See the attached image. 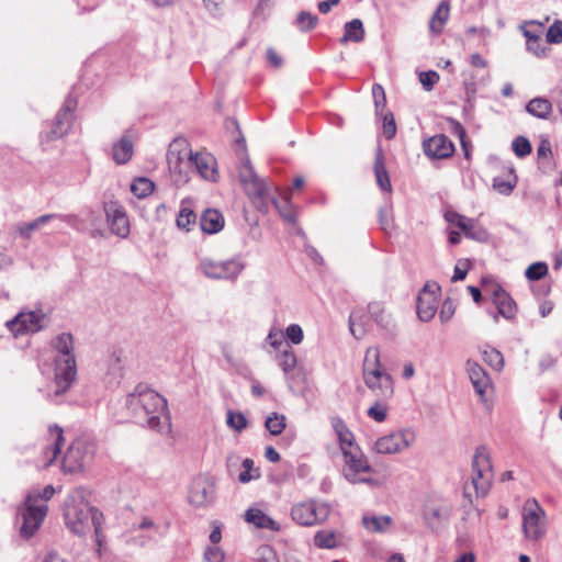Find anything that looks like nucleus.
<instances>
[{"mask_svg":"<svg viewBox=\"0 0 562 562\" xmlns=\"http://www.w3.org/2000/svg\"><path fill=\"white\" fill-rule=\"evenodd\" d=\"M456 311L454 304L450 299L443 301L441 310L439 312V318L442 323H447L451 319Z\"/></svg>","mask_w":562,"mask_h":562,"instance_id":"69168bd1","label":"nucleus"},{"mask_svg":"<svg viewBox=\"0 0 562 562\" xmlns=\"http://www.w3.org/2000/svg\"><path fill=\"white\" fill-rule=\"evenodd\" d=\"M44 314L42 311L20 312L15 317L8 321L5 326L14 337L20 335L37 333L43 328Z\"/></svg>","mask_w":562,"mask_h":562,"instance_id":"a211bd4d","label":"nucleus"},{"mask_svg":"<svg viewBox=\"0 0 562 562\" xmlns=\"http://www.w3.org/2000/svg\"><path fill=\"white\" fill-rule=\"evenodd\" d=\"M245 520L248 524H251L257 528L261 529L278 531L280 528L279 524L276 520H273L271 517H269L258 508H249L245 513Z\"/></svg>","mask_w":562,"mask_h":562,"instance_id":"c85d7f7f","label":"nucleus"},{"mask_svg":"<svg viewBox=\"0 0 562 562\" xmlns=\"http://www.w3.org/2000/svg\"><path fill=\"white\" fill-rule=\"evenodd\" d=\"M362 375L366 386L383 400L392 397L394 393L393 379L381 363L380 349L371 346L366 350Z\"/></svg>","mask_w":562,"mask_h":562,"instance_id":"39448f33","label":"nucleus"},{"mask_svg":"<svg viewBox=\"0 0 562 562\" xmlns=\"http://www.w3.org/2000/svg\"><path fill=\"white\" fill-rule=\"evenodd\" d=\"M372 95L374 100L376 116L382 115L386 105V97L383 87L379 83L372 86Z\"/></svg>","mask_w":562,"mask_h":562,"instance_id":"3c124183","label":"nucleus"},{"mask_svg":"<svg viewBox=\"0 0 562 562\" xmlns=\"http://www.w3.org/2000/svg\"><path fill=\"white\" fill-rule=\"evenodd\" d=\"M440 286L437 282H427L417 296V315L422 322H430L438 310Z\"/></svg>","mask_w":562,"mask_h":562,"instance_id":"f3484780","label":"nucleus"},{"mask_svg":"<svg viewBox=\"0 0 562 562\" xmlns=\"http://www.w3.org/2000/svg\"><path fill=\"white\" fill-rule=\"evenodd\" d=\"M342 476L351 484H368L378 487L381 482L372 476L373 468L360 448L344 451Z\"/></svg>","mask_w":562,"mask_h":562,"instance_id":"0eeeda50","label":"nucleus"},{"mask_svg":"<svg viewBox=\"0 0 562 562\" xmlns=\"http://www.w3.org/2000/svg\"><path fill=\"white\" fill-rule=\"evenodd\" d=\"M379 400L374 402V404L369 407L367 415L376 423H382L386 419L387 416V405L385 404V400L378 397Z\"/></svg>","mask_w":562,"mask_h":562,"instance_id":"49530a36","label":"nucleus"},{"mask_svg":"<svg viewBox=\"0 0 562 562\" xmlns=\"http://www.w3.org/2000/svg\"><path fill=\"white\" fill-rule=\"evenodd\" d=\"M527 44V50L533 54L537 57H543L547 52V46L542 41L541 36H538L536 40H532Z\"/></svg>","mask_w":562,"mask_h":562,"instance_id":"680f3d73","label":"nucleus"},{"mask_svg":"<svg viewBox=\"0 0 562 562\" xmlns=\"http://www.w3.org/2000/svg\"><path fill=\"white\" fill-rule=\"evenodd\" d=\"M134 145L130 135L124 134L112 147V158L117 165H124L131 160Z\"/></svg>","mask_w":562,"mask_h":562,"instance_id":"cd10ccee","label":"nucleus"},{"mask_svg":"<svg viewBox=\"0 0 562 562\" xmlns=\"http://www.w3.org/2000/svg\"><path fill=\"white\" fill-rule=\"evenodd\" d=\"M106 222L112 234L126 238L130 234V222L123 207L116 203L105 205Z\"/></svg>","mask_w":562,"mask_h":562,"instance_id":"4be33fe9","label":"nucleus"},{"mask_svg":"<svg viewBox=\"0 0 562 562\" xmlns=\"http://www.w3.org/2000/svg\"><path fill=\"white\" fill-rule=\"evenodd\" d=\"M546 512L536 499H528L522 509V531L528 540L538 541L546 535Z\"/></svg>","mask_w":562,"mask_h":562,"instance_id":"f8f14e48","label":"nucleus"},{"mask_svg":"<svg viewBox=\"0 0 562 562\" xmlns=\"http://www.w3.org/2000/svg\"><path fill=\"white\" fill-rule=\"evenodd\" d=\"M168 166L178 183L189 180V169H194L204 180L214 182L217 179L215 157L205 151L193 153L184 142L171 145L168 153Z\"/></svg>","mask_w":562,"mask_h":562,"instance_id":"20e7f679","label":"nucleus"},{"mask_svg":"<svg viewBox=\"0 0 562 562\" xmlns=\"http://www.w3.org/2000/svg\"><path fill=\"white\" fill-rule=\"evenodd\" d=\"M296 363V356L290 346H285L283 349L280 350L279 366L281 367L285 375H288L291 371L294 370Z\"/></svg>","mask_w":562,"mask_h":562,"instance_id":"ea45409f","label":"nucleus"},{"mask_svg":"<svg viewBox=\"0 0 562 562\" xmlns=\"http://www.w3.org/2000/svg\"><path fill=\"white\" fill-rule=\"evenodd\" d=\"M215 497L214 483L204 476L195 477L192 481L188 499L195 507H204L213 502Z\"/></svg>","mask_w":562,"mask_h":562,"instance_id":"6ab92c4d","label":"nucleus"},{"mask_svg":"<svg viewBox=\"0 0 562 562\" xmlns=\"http://www.w3.org/2000/svg\"><path fill=\"white\" fill-rule=\"evenodd\" d=\"M483 360L491 366L493 369L499 371L504 367V357L497 349L486 346L482 350Z\"/></svg>","mask_w":562,"mask_h":562,"instance_id":"79ce46f5","label":"nucleus"},{"mask_svg":"<svg viewBox=\"0 0 562 562\" xmlns=\"http://www.w3.org/2000/svg\"><path fill=\"white\" fill-rule=\"evenodd\" d=\"M267 339H268L269 344L271 345V347H273L274 350L280 351L284 347V344H283L284 334H282L281 331H279L274 328H272L269 331Z\"/></svg>","mask_w":562,"mask_h":562,"instance_id":"338daca9","label":"nucleus"},{"mask_svg":"<svg viewBox=\"0 0 562 562\" xmlns=\"http://www.w3.org/2000/svg\"><path fill=\"white\" fill-rule=\"evenodd\" d=\"M368 313L373 323L383 330H391L394 326L392 316L386 312L384 303L380 301L370 302L367 306Z\"/></svg>","mask_w":562,"mask_h":562,"instance_id":"bb28decb","label":"nucleus"},{"mask_svg":"<svg viewBox=\"0 0 562 562\" xmlns=\"http://www.w3.org/2000/svg\"><path fill=\"white\" fill-rule=\"evenodd\" d=\"M155 183L145 177L136 178L131 184V191L139 199H144L153 193Z\"/></svg>","mask_w":562,"mask_h":562,"instance_id":"e433bc0d","label":"nucleus"},{"mask_svg":"<svg viewBox=\"0 0 562 562\" xmlns=\"http://www.w3.org/2000/svg\"><path fill=\"white\" fill-rule=\"evenodd\" d=\"M224 557L220 547H209L204 552V562H224Z\"/></svg>","mask_w":562,"mask_h":562,"instance_id":"e2e57ef3","label":"nucleus"},{"mask_svg":"<svg viewBox=\"0 0 562 562\" xmlns=\"http://www.w3.org/2000/svg\"><path fill=\"white\" fill-rule=\"evenodd\" d=\"M337 436L339 439L340 449H341L342 453H344V451H348V449L351 450V448H359L355 443V438H353L352 432L348 428L345 429L344 431L339 432Z\"/></svg>","mask_w":562,"mask_h":562,"instance_id":"052dcab7","label":"nucleus"},{"mask_svg":"<svg viewBox=\"0 0 562 562\" xmlns=\"http://www.w3.org/2000/svg\"><path fill=\"white\" fill-rule=\"evenodd\" d=\"M49 442L43 448L42 460L40 467L48 468L57 459L60 453L61 447L64 446V430L57 424L48 427Z\"/></svg>","mask_w":562,"mask_h":562,"instance_id":"aec40b11","label":"nucleus"},{"mask_svg":"<svg viewBox=\"0 0 562 562\" xmlns=\"http://www.w3.org/2000/svg\"><path fill=\"white\" fill-rule=\"evenodd\" d=\"M168 530V524L156 521L143 516L124 533L125 542L136 547H145L162 539Z\"/></svg>","mask_w":562,"mask_h":562,"instance_id":"1a4fd4ad","label":"nucleus"},{"mask_svg":"<svg viewBox=\"0 0 562 562\" xmlns=\"http://www.w3.org/2000/svg\"><path fill=\"white\" fill-rule=\"evenodd\" d=\"M319 20L318 16L308 12L300 11L294 21L295 26L303 33L310 32L316 27Z\"/></svg>","mask_w":562,"mask_h":562,"instance_id":"4c0bfd02","label":"nucleus"},{"mask_svg":"<svg viewBox=\"0 0 562 562\" xmlns=\"http://www.w3.org/2000/svg\"><path fill=\"white\" fill-rule=\"evenodd\" d=\"M414 441L415 432L406 428L378 438L374 442V450L380 454L398 453L411 447Z\"/></svg>","mask_w":562,"mask_h":562,"instance_id":"2eb2a0df","label":"nucleus"},{"mask_svg":"<svg viewBox=\"0 0 562 562\" xmlns=\"http://www.w3.org/2000/svg\"><path fill=\"white\" fill-rule=\"evenodd\" d=\"M108 376H109V383L111 384H117L122 380L124 375V368L122 364L121 357L114 352L109 358V364H108Z\"/></svg>","mask_w":562,"mask_h":562,"instance_id":"f704fd0d","label":"nucleus"},{"mask_svg":"<svg viewBox=\"0 0 562 562\" xmlns=\"http://www.w3.org/2000/svg\"><path fill=\"white\" fill-rule=\"evenodd\" d=\"M245 267L246 263L240 255L224 260L202 256L199 257L196 270L211 280L235 281Z\"/></svg>","mask_w":562,"mask_h":562,"instance_id":"6e6552de","label":"nucleus"},{"mask_svg":"<svg viewBox=\"0 0 562 562\" xmlns=\"http://www.w3.org/2000/svg\"><path fill=\"white\" fill-rule=\"evenodd\" d=\"M493 302L497 307L498 314L506 319H512L516 314V303L512 296L499 285L493 291Z\"/></svg>","mask_w":562,"mask_h":562,"instance_id":"a878e982","label":"nucleus"},{"mask_svg":"<svg viewBox=\"0 0 562 562\" xmlns=\"http://www.w3.org/2000/svg\"><path fill=\"white\" fill-rule=\"evenodd\" d=\"M97 445L87 438H76L68 447L61 461L64 473H78L89 465L95 454Z\"/></svg>","mask_w":562,"mask_h":562,"instance_id":"9d476101","label":"nucleus"},{"mask_svg":"<svg viewBox=\"0 0 562 562\" xmlns=\"http://www.w3.org/2000/svg\"><path fill=\"white\" fill-rule=\"evenodd\" d=\"M243 471L238 475V480L241 483H248L254 479H258L260 476L258 469H255L254 461L249 458L243 460L241 463Z\"/></svg>","mask_w":562,"mask_h":562,"instance_id":"09e8293b","label":"nucleus"},{"mask_svg":"<svg viewBox=\"0 0 562 562\" xmlns=\"http://www.w3.org/2000/svg\"><path fill=\"white\" fill-rule=\"evenodd\" d=\"M467 238L476 241H486L488 238L487 231L481 226L475 220L467 218L464 222V228H460Z\"/></svg>","mask_w":562,"mask_h":562,"instance_id":"72a5a7b5","label":"nucleus"},{"mask_svg":"<svg viewBox=\"0 0 562 562\" xmlns=\"http://www.w3.org/2000/svg\"><path fill=\"white\" fill-rule=\"evenodd\" d=\"M467 372L475 392L483 398L492 387V380L487 372L475 361H467Z\"/></svg>","mask_w":562,"mask_h":562,"instance_id":"5701e85b","label":"nucleus"},{"mask_svg":"<svg viewBox=\"0 0 562 562\" xmlns=\"http://www.w3.org/2000/svg\"><path fill=\"white\" fill-rule=\"evenodd\" d=\"M418 77L426 91H431L440 78L435 70L422 71Z\"/></svg>","mask_w":562,"mask_h":562,"instance_id":"13d9d810","label":"nucleus"},{"mask_svg":"<svg viewBox=\"0 0 562 562\" xmlns=\"http://www.w3.org/2000/svg\"><path fill=\"white\" fill-rule=\"evenodd\" d=\"M239 180L254 206L259 212L267 213L269 210L270 187L263 178H260L255 172L248 158L241 161L239 167ZM271 202L278 210L280 216L285 222L295 223L297 215L289 195L282 198L281 200L271 198Z\"/></svg>","mask_w":562,"mask_h":562,"instance_id":"f03ea898","label":"nucleus"},{"mask_svg":"<svg viewBox=\"0 0 562 562\" xmlns=\"http://www.w3.org/2000/svg\"><path fill=\"white\" fill-rule=\"evenodd\" d=\"M225 225L223 214L215 209H206L200 216V227L205 234L220 233Z\"/></svg>","mask_w":562,"mask_h":562,"instance_id":"393cba45","label":"nucleus"},{"mask_svg":"<svg viewBox=\"0 0 562 562\" xmlns=\"http://www.w3.org/2000/svg\"><path fill=\"white\" fill-rule=\"evenodd\" d=\"M47 505L33 504V494H29L25 501V507L22 512L23 522L20 528V536L24 539L32 538L41 527L46 514Z\"/></svg>","mask_w":562,"mask_h":562,"instance_id":"dca6fc26","label":"nucleus"},{"mask_svg":"<svg viewBox=\"0 0 562 562\" xmlns=\"http://www.w3.org/2000/svg\"><path fill=\"white\" fill-rule=\"evenodd\" d=\"M426 156L431 159H445L453 155L454 145L445 134L434 135L423 142Z\"/></svg>","mask_w":562,"mask_h":562,"instance_id":"412c9836","label":"nucleus"},{"mask_svg":"<svg viewBox=\"0 0 562 562\" xmlns=\"http://www.w3.org/2000/svg\"><path fill=\"white\" fill-rule=\"evenodd\" d=\"M463 86H464V92H465V102H467V104L472 105V102H473L476 91H477L476 82L474 81V77L471 76L470 79H465L463 82Z\"/></svg>","mask_w":562,"mask_h":562,"instance_id":"0e129e2a","label":"nucleus"},{"mask_svg":"<svg viewBox=\"0 0 562 562\" xmlns=\"http://www.w3.org/2000/svg\"><path fill=\"white\" fill-rule=\"evenodd\" d=\"M54 357V391L47 392L46 398L59 404L64 395L74 384L77 378V361L75 341L70 333H61L52 341Z\"/></svg>","mask_w":562,"mask_h":562,"instance_id":"7ed1b4c3","label":"nucleus"},{"mask_svg":"<svg viewBox=\"0 0 562 562\" xmlns=\"http://www.w3.org/2000/svg\"><path fill=\"white\" fill-rule=\"evenodd\" d=\"M449 11L450 5L446 1H442L437 7L436 11L434 12L429 21V30L434 35H439L442 32L445 24L449 19Z\"/></svg>","mask_w":562,"mask_h":562,"instance_id":"2f4dec72","label":"nucleus"},{"mask_svg":"<svg viewBox=\"0 0 562 562\" xmlns=\"http://www.w3.org/2000/svg\"><path fill=\"white\" fill-rule=\"evenodd\" d=\"M391 525L389 516L363 517V526L369 531L381 532Z\"/></svg>","mask_w":562,"mask_h":562,"instance_id":"37998d69","label":"nucleus"},{"mask_svg":"<svg viewBox=\"0 0 562 562\" xmlns=\"http://www.w3.org/2000/svg\"><path fill=\"white\" fill-rule=\"evenodd\" d=\"M363 23L360 19H353L344 25V35L339 40L340 44L349 42L361 43L364 40Z\"/></svg>","mask_w":562,"mask_h":562,"instance_id":"c756f323","label":"nucleus"},{"mask_svg":"<svg viewBox=\"0 0 562 562\" xmlns=\"http://www.w3.org/2000/svg\"><path fill=\"white\" fill-rule=\"evenodd\" d=\"M285 420L286 419L284 415L272 413L266 418L265 426L271 435L278 436L285 428Z\"/></svg>","mask_w":562,"mask_h":562,"instance_id":"c03bdc74","label":"nucleus"},{"mask_svg":"<svg viewBox=\"0 0 562 562\" xmlns=\"http://www.w3.org/2000/svg\"><path fill=\"white\" fill-rule=\"evenodd\" d=\"M55 220L64 222L74 228H77V225H78V217L74 214H57V213L44 214V215L36 217L34 221L37 224V227L41 228L44 225H46L47 223L55 221Z\"/></svg>","mask_w":562,"mask_h":562,"instance_id":"c9c22d12","label":"nucleus"},{"mask_svg":"<svg viewBox=\"0 0 562 562\" xmlns=\"http://www.w3.org/2000/svg\"><path fill=\"white\" fill-rule=\"evenodd\" d=\"M512 147H513V150L516 154V156H518L520 158L529 155L532 149L530 142L524 136H517L513 140Z\"/></svg>","mask_w":562,"mask_h":562,"instance_id":"6e6d98bb","label":"nucleus"},{"mask_svg":"<svg viewBox=\"0 0 562 562\" xmlns=\"http://www.w3.org/2000/svg\"><path fill=\"white\" fill-rule=\"evenodd\" d=\"M552 105L548 99L535 98L526 105V111L538 119H547L551 113Z\"/></svg>","mask_w":562,"mask_h":562,"instance_id":"473e14b6","label":"nucleus"},{"mask_svg":"<svg viewBox=\"0 0 562 562\" xmlns=\"http://www.w3.org/2000/svg\"><path fill=\"white\" fill-rule=\"evenodd\" d=\"M448 517H449L448 512L441 507H428L424 514L426 524L430 528H436L442 521L447 520Z\"/></svg>","mask_w":562,"mask_h":562,"instance_id":"a19ab883","label":"nucleus"},{"mask_svg":"<svg viewBox=\"0 0 562 562\" xmlns=\"http://www.w3.org/2000/svg\"><path fill=\"white\" fill-rule=\"evenodd\" d=\"M372 319L368 313V308H356L349 316V330L357 339H362L371 328Z\"/></svg>","mask_w":562,"mask_h":562,"instance_id":"b1692460","label":"nucleus"},{"mask_svg":"<svg viewBox=\"0 0 562 562\" xmlns=\"http://www.w3.org/2000/svg\"><path fill=\"white\" fill-rule=\"evenodd\" d=\"M303 329L299 324H291L285 328L284 339L293 345H299L303 341Z\"/></svg>","mask_w":562,"mask_h":562,"instance_id":"4d7b16f0","label":"nucleus"},{"mask_svg":"<svg viewBox=\"0 0 562 562\" xmlns=\"http://www.w3.org/2000/svg\"><path fill=\"white\" fill-rule=\"evenodd\" d=\"M77 108V100L72 97H67L63 106L56 114L55 121L50 126L48 132H43L41 134L42 144L48 143L50 140H55L65 136L74 121V111Z\"/></svg>","mask_w":562,"mask_h":562,"instance_id":"4468645a","label":"nucleus"},{"mask_svg":"<svg viewBox=\"0 0 562 562\" xmlns=\"http://www.w3.org/2000/svg\"><path fill=\"white\" fill-rule=\"evenodd\" d=\"M548 265L543 261L531 263L525 271V277L530 281H538L548 274Z\"/></svg>","mask_w":562,"mask_h":562,"instance_id":"de8ad7c7","label":"nucleus"},{"mask_svg":"<svg viewBox=\"0 0 562 562\" xmlns=\"http://www.w3.org/2000/svg\"><path fill=\"white\" fill-rule=\"evenodd\" d=\"M226 424L229 428L236 431H241L247 426V419L240 412L228 411Z\"/></svg>","mask_w":562,"mask_h":562,"instance_id":"603ef678","label":"nucleus"},{"mask_svg":"<svg viewBox=\"0 0 562 562\" xmlns=\"http://www.w3.org/2000/svg\"><path fill=\"white\" fill-rule=\"evenodd\" d=\"M330 513L326 503L314 499L295 504L291 509L292 519L301 526H313L325 521Z\"/></svg>","mask_w":562,"mask_h":562,"instance_id":"ddd939ff","label":"nucleus"},{"mask_svg":"<svg viewBox=\"0 0 562 562\" xmlns=\"http://www.w3.org/2000/svg\"><path fill=\"white\" fill-rule=\"evenodd\" d=\"M374 176H375V180H376V183H378L379 188L382 191L391 192L392 184H391L390 176H389V172L386 170V167H385V164H384V159H383V155H382L381 150H378V153L375 155V159H374Z\"/></svg>","mask_w":562,"mask_h":562,"instance_id":"7c9ffc66","label":"nucleus"},{"mask_svg":"<svg viewBox=\"0 0 562 562\" xmlns=\"http://www.w3.org/2000/svg\"><path fill=\"white\" fill-rule=\"evenodd\" d=\"M314 543L318 548L331 549L336 547V538L333 531L321 530L314 536Z\"/></svg>","mask_w":562,"mask_h":562,"instance_id":"8fccbe9b","label":"nucleus"},{"mask_svg":"<svg viewBox=\"0 0 562 562\" xmlns=\"http://www.w3.org/2000/svg\"><path fill=\"white\" fill-rule=\"evenodd\" d=\"M64 518L68 529L82 537L87 535L91 529L94 530L95 541L99 547L102 544V532H101V519L102 514L89 504L80 503H67L65 505Z\"/></svg>","mask_w":562,"mask_h":562,"instance_id":"423d86ee","label":"nucleus"},{"mask_svg":"<svg viewBox=\"0 0 562 562\" xmlns=\"http://www.w3.org/2000/svg\"><path fill=\"white\" fill-rule=\"evenodd\" d=\"M125 406L134 423L160 434L170 431L167 401L147 385L138 384L134 392L127 395Z\"/></svg>","mask_w":562,"mask_h":562,"instance_id":"f257e3e1","label":"nucleus"},{"mask_svg":"<svg viewBox=\"0 0 562 562\" xmlns=\"http://www.w3.org/2000/svg\"><path fill=\"white\" fill-rule=\"evenodd\" d=\"M493 481L491 456L485 446L476 448L472 460L471 485L477 497H484Z\"/></svg>","mask_w":562,"mask_h":562,"instance_id":"9b49d317","label":"nucleus"},{"mask_svg":"<svg viewBox=\"0 0 562 562\" xmlns=\"http://www.w3.org/2000/svg\"><path fill=\"white\" fill-rule=\"evenodd\" d=\"M176 222L178 228L190 232L192 226L196 223V215L191 209L182 206Z\"/></svg>","mask_w":562,"mask_h":562,"instance_id":"a18cd8bd","label":"nucleus"},{"mask_svg":"<svg viewBox=\"0 0 562 562\" xmlns=\"http://www.w3.org/2000/svg\"><path fill=\"white\" fill-rule=\"evenodd\" d=\"M382 132L386 139H392L396 135V123L392 112L382 113Z\"/></svg>","mask_w":562,"mask_h":562,"instance_id":"5fc2aeb1","label":"nucleus"},{"mask_svg":"<svg viewBox=\"0 0 562 562\" xmlns=\"http://www.w3.org/2000/svg\"><path fill=\"white\" fill-rule=\"evenodd\" d=\"M547 42L559 44L562 42V21H555L547 31Z\"/></svg>","mask_w":562,"mask_h":562,"instance_id":"bf43d9fd","label":"nucleus"},{"mask_svg":"<svg viewBox=\"0 0 562 562\" xmlns=\"http://www.w3.org/2000/svg\"><path fill=\"white\" fill-rule=\"evenodd\" d=\"M205 12L215 20H222L226 14L225 0H201Z\"/></svg>","mask_w":562,"mask_h":562,"instance_id":"58836bf2","label":"nucleus"},{"mask_svg":"<svg viewBox=\"0 0 562 562\" xmlns=\"http://www.w3.org/2000/svg\"><path fill=\"white\" fill-rule=\"evenodd\" d=\"M40 229L35 221L30 223H21L16 225V231L21 237L29 239L34 231Z\"/></svg>","mask_w":562,"mask_h":562,"instance_id":"774afa93","label":"nucleus"},{"mask_svg":"<svg viewBox=\"0 0 562 562\" xmlns=\"http://www.w3.org/2000/svg\"><path fill=\"white\" fill-rule=\"evenodd\" d=\"M517 178L513 175L512 180H506L501 177H495L493 180V188L503 195H509L516 187Z\"/></svg>","mask_w":562,"mask_h":562,"instance_id":"864d4df0","label":"nucleus"}]
</instances>
